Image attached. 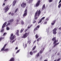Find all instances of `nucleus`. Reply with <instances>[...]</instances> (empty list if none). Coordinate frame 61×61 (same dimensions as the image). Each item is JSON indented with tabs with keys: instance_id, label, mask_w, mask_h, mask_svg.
<instances>
[{
	"instance_id": "1",
	"label": "nucleus",
	"mask_w": 61,
	"mask_h": 61,
	"mask_svg": "<svg viewBox=\"0 0 61 61\" xmlns=\"http://www.w3.org/2000/svg\"><path fill=\"white\" fill-rule=\"evenodd\" d=\"M38 11V10L37 11V12L35 13V19L36 20L37 18V16H39V15H40V13H41V12L40 11V10H39V11Z\"/></svg>"
},
{
	"instance_id": "2",
	"label": "nucleus",
	"mask_w": 61,
	"mask_h": 61,
	"mask_svg": "<svg viewBox=\"0 0 61 61\" xmlns=\"http://www.w3.org/2000/svg\"><path fill=\"white\" fill-rule=\"evenodd\" d=\"M29 33V31H28L27 32L25 33L23 35V36L22 37V38H23L25 39V38L26 37H27V36H28V35Z\"/></svg>"
},
{
	"instance_id": "3",
	"label": "nucleus",
	"mask_w": 61,
	"mask_h": 61,
	"mask_svg": "<svg viewBox=\"0 0 61 61\" xmlns=\"http://www.w3.org/2000/svg\"><path fill=\"white\" fill-rule=\"evenodd\" d=\"M7 24V22H5L3 24L2 27V29L0 31V32H3L4 31V29H3V28H4V27H5V26Z\"/></svg>"
},
{
	"instance_id": "4",
	"label": "nucleus",
	"mask_w": 61,
	"mask_h": 61,
	"mask_svg": "<svg viewBox=\"0 0 61 61\" xmlns=\"http://www.w3.org/2000/svg\"><path fill=\"white\" fill-rule=\"evenodd\" d=\"M24 14L23 15V16L24 18L25 17L26 15H27V8H26V9L24 11Z\"/></svg>"
},
{
	"instance_id": "5",
	"label": "nucleus",
	"mask_w": 61,
	"mask_h": 61,
	"mask_svg": "<svg viewBox=\"0 0 61 61\" xmlns=\"http://www.w3.org/2000/svg\"><path fill=\"white\" fill-rule=\"evenodd\" d=\"M8 7H9V5H7L4 9V10L5 11V13L7 12L8 11V10L9 9V8H8Z\"/></svg>"
},
{
	"instance_id": "6",
	"label": "nucleus",
	"mask_w": 61,
	"mask_h": 61,
	"mask_svg": "<svg viewBox=\"0 0 61 61\" xmlns=\"http://www.w3.org/2000/svg\"><path fill=\"white\" fill-rule=\"evenodd\" d=\"M21 7H22L23 8H25L26 6V5L25 3L23 2L21 4Z\"/></svg>"
},
{
	"instance_id": "7",
	"label": "nucleus",
	"mask_w": 61,
	"mask_h": 61,
	"mask_svg": "<svg viewBox=\"0 0 61 61\" xmlns=\"http://www.w3.org/2000/svg\"><path fill=\"white\" fill-rule=\"evenodd\" d=\"M15 38V35H14L12 37H10V42H11L12 41V40H14V39Z\"/></svg>"
},
{
	"instance_id": "8",
	"label": "nucleus",
	"mask_w": 61,
	"mask_h": 61,
	"mask_svg": "<svg viewBox=\"0 0 61 61\" xmlns=\"http://www.w3.org/2000/svg\"><path fill=\"white\" fill-rule=\"evenodd\" d=\"M17 2V1H16V0H15L13 1L12 3V5L13 6H15V4H16Z\"/></svg>"
},
{
	"instance_id": "9",
	"label": "nucleus",
	"mask_w": 61,
	"mask_h": 61,
	"mask_svg": "<svg viewBox=\"0 0 61 61\" xmlns=\"http://www.w3.org/2000/svg\"><path fill=\"white\" fill-rule=\"evenodd\" d=\"M40 4V1L39 0L38 1V2L36 4V7H37L38 6H39V4Z\"/></svg>"
},
{
	"instance_id": "10",
	"label": "nucleus",
	"mask_w": 61,
	"mask_h": 61,
	"mask_svg": "<svg viewBox=\"0 0 61 61\" xmlns=\"http://www.w3.org/2000/svg\"><path fill=\"white\" fill-rule=\"evenodd\" d=\"M6 46V44H5L4 46L2 48V49L1 50V51H4V50L5 49V48Z\"/></svg>"
},
{
	"instance_id": "11",
	"label": "nucleus",
	"mask_w": 61,
	"mask_h": 61,
	"mask_svg": "<svg viewBox=\"0 0 61 61\" xmlns=\"http://www.w3.org/2000/svg\"><path fill=\"white\" fill-rule=\"evenodd\" d=\"M56 20H54L51 23V24L52 25H55V23L56 22Z\"/></svg>"
},
{
	"instance_id": "12",
	"label": "nucleus",
	"mask_w": 61,
	"mask_h": 61,
	"mask_svg": "<svg viewBox=\"0 0 61 61\" xmlns=\"http://www.w3.org/2000/svg\"><path fill=\"white\" fill-rule=\"evenodd\" d=\"M13 21H14L13 19L10 20L9 21L10 23H11V24H12V23Z\"/></svg>"
},
{
	"instance_id": "13",
	"label": "nucleus",
	"mask_w": 61,
	"mask_h": 61,
	"mask_svg": "<svg viewBox=\"0 0 61 61\" xmlns=\"http://www.w3.org/2000/svg\"><path fill=\"white\" fill-rule=\"evenodd\" d=\"M14 58L13 57L11 58L10 59V60L9 61H14Z\"/></svg>"
},
{
	"instance_id": "14",
	"label": "nucleus",
	"mask_w": 61,
	"mask_h": 61,
	"mask_svg": "<svg viewBox=\"0 0 61 61\" xmlns=\"http://www.w3.org/2000/svg\"><path fill=\"white\" fill-rule=\"evenodd\" d=\"M39 56V53H38L37 54L36 56V57H38Z\"/></svg>"
},
{
	"instance_id": "15",
	"label": "nucleus",
	"mask_w": 61,
	"mask_h": 61,
	"mask_svg": "<svg viewBox=\"0 0 61 61\" xmlns=\"http://www.w3.org/2000/svg\"><path fill=\"white\" fill-rule=\"evenodd\" d=\"M8 51V48L4 50V52L6 53L7 52V51Z\"/></svg>"
},
{
	"instance_id": "16",
	"label": "nucleus",
	"mask_w": 61,
	"mask_h": 61,
	"mask_svg": "<svg viewBox=\"0 0 61 61\" xmlns=\"http://www.w3.org/2000/svg\"><path fill=\"white\" fill-rule=\"evenodd\" d=\"M21 24H22V25H24V21H23V20H21Z\"/></svg>"
},
{
	"instance_id": "17",
	"label": "nucleus",
	"mask_w": 61,
	"mask_h": 61,
	"mask_svg": "<svg viewBox=\"0 0 61 61\" xmlns=\"http://www.w3.org/2000/svg\"><path fill=\"white\" fill-rule=\"evenodd\" d=\"M53 31V34L54 35H56V31Z\"/></svg>"
},
{
	"instance_id": "18",
	"label": "nucleus",
	"mask_w": 61,
	"mask_h": 61,
	"mask_svg": "<svg viewBox=\"0 0 61 61\" xmlns=\"http://www.w3.org/2000/svg\"><path fill=\"white\" fill-rule=\"evenodd\" d=\"M35 37L36 39H37L38 38V36L37 35V34L35 36Z\"/></svg>"
},
{
	"instance_id": "19",
	"label": "nucleus",
	"mask_w": 61,
	"mask_h": 61,
	"mask_svg": "<svg viewBox=\"0 0 61 61\" xmlns=\"http://www.w3.org/2000/svg\"><path fill=\"white\" fill-rule=\"evenodd\" d=\"M36 46H35L32 48L33 50H34L36 49Z\"/></svg>"
},
{
	"instance_id": "20",
	"label": "nucleus",
	"mask_w": 61,
	"mask_h": 61,
	"mask_svg": "<svg viewBox=\"0 0 61 61\" xmlns=\"http://www.w3.org/2000/svg\"><path fill=\"white\" fill-rule=\"evenodd\" d=\"M56 30H57V29L56 28H55L53 30V31H56Z\"/></svg>"
},
{
	"instance_id": "21",
	"label": "nucleus",
	"mask_w": 61,
	"mask_h": 61,
	"mask_svg": "<svg viewBox=\"0 0 61 61\" xmlns=\"http://www.w3.org/2000/svg\"><path fill=\"white\" fill-rule=\"evenodd\" d=\"M19 32V30H17V31L16 32V35H17L18 36H19V34H18Z\"/></svg>"
},
{
	"instance_id": "22",
	"label": "nucleus",
	"mask_w": 61,
	"mask_h": 61,
	"mask_svg": "<svg viewBox=\"0 0 61 61\" xmlns=\"http://www.w3.org/2000/svg\"><path fill=\"white\" fill-rule=\"evenodd\" d=\"M56 37H54V38H53V39H52V41H55L56 40Z\"/></svg>"
},
{
	"instance_id": "23",
	"label": "nucleus",
	"mask_w": 61,
	"mask_h": 61,
	"mask_svg": "<svg viewBox=\"0 0 61 61\" xmlns=\"http://www.w3.org/2000/svg\"><path fill=\"white\" fill-rule=\"evenodd\" d=\"M61 4H60L58 5V8H60V7H61Z\"/></svg>"
},
{
	"instance_id": "24",
	"label": "nucleus",
	"mask_w": 61,
	"mask_h": 61,
	"mask_svg": "<svg viewBox=\"0 0 61 61\" xmlns=\"http://www.w3.org/2000/svg\"><path fill=\"white\" fill-rule=\"evenodd\" d=\"M45 8V5L44 4L43 6L42 9L43 10V9H44V8Z\"/></svg>"
},
{
	"instance_id": "25",
	"label": "nucleus",
	"mask_w": 61,
	"mask_h": 61,
	"mask_svg": "<svg viewBox=\"0 0 61 61\" xmlns=\"http://www.w3.org/2000/svg\"><path fill=\"white\" fill-rule=\"evenodd\" d=\"M54 41L53 44H55L56 43V41H57L56 40H55V41Z\"/></svg>"
},
{
	"instance_id": "26",
	"label": "nucleus",
	"mask_w": 61,
	"mask_h": 61,
	"mask_svg": "<svg viewBox=\"0 0 61 61\" xmlns=\"http://www.w3.org/2000/svg\"><path fill=\"white\" fill-rule=\"evenodd\" d=\"M24 29H22L20 31V32L22 33L23 31H24Z\"/></svg>"
},
{
	"instance_id": "27",
	"label": "nucleus",
	"mask_w": 61,
	"mask_h": 61,
	"mask_svg": "<svg viewBox=\"0 0 61 61\" xmlns=\"http://www.w3.org/2000/svg\"><path fill=\"white\" fill-rule=\"evenodd\" d=\"M30 55H33V53L32 52L30 51Z\"/></svg>"
},
{
	"instance_id": "28",
	"label": "nucleus",
	"mask_w": 61,
	"mask_h": 61,
	"mask_svg": "<svg viewBox=\"0 0 61 61\" xmlns=\"http://www.w3.org/2000/svg\"><path fill=\"white\" fill-rule=\"evenodd\" d=\"M17 11H18V9L17 8L16 9V10H15V13H16L17 12Z\"/></svg>"
},
{
	"instance_id": "29",
	"label": "nucleus",
	"mask_w": 61,
	"mask_h": 61,
	"mask_svg": "<svg viewBox=\"0 0 61 61\" xmlns=\"http://www.w3.org/2000/svg\"><path fill=\"white\" fill-rule=\"evenodd\" d=\"M43 50H41L40 52V53L41 54V53H42V52H43Z\"/></svg>"
},
{
	"instance_id": "30",
	"label": "nucleus",
	"mask_w": 61,
	"mask_h": 61,
	"mask_svg": "<svg viewBox=\"0 0 61 61\" xmlns=\"http://www.w3.org/2000/svg\"><path fill=\"white\" fill-rule=\"evenodd\" d=\"M6 29L7 30H9V29H10L9 28V27H7L6 28Z\"/></svg>"
},
{
	"instance_id": "31",
	"label": "nucleus",
	"mask_w": 61,
	"mask_h": 61,
	"mask_svg": "<svg viewBox=\"0 0 61 61\" xmlns=\"http://www.w3.org/2000/svg\"><path fill=\"white\" fill-rule=\"evenodd\" d=\"M37 30V28H36L34 30V31H36V30Z\"/></svg>"
},
{
	"instance_id": "32",
	"label": "nucleus",
	"mask_w": 61,
	"mask_h": 61,
	"mask_svg": "<svg viewBox=\"0 0 61 61\" xmlns=\"http://www.w3.org/2000/svg\"><path fill=\"white\" fill-rule=\"evenodd\" d=\"M6 35V32L4 33L3 35V36H5V35Z\"/></svg>"
},
{
	"instance_id": "33",
	"label": "nucleus",
	"mask_w": 61,
	"mask_h": 61,
	"mask_svg": "<svg viewBox=\"0 0 61 61\" xmlns=\"http://www.w3.org/2000/svg\"><path fill=\"white\" fill-rule=\"evenodd\" d=\"M49 3H51V2H52L53 1V0H49Z\"/></svg>"
},
{
	"instance_id": "34",
	"label": "nucleus",
	"mask_w": 61,
	"mask_h": 61,
	"mask_svg": "<svg viewBox=\"0 0 61 61\" xmlns=\"http://www.w3.org/2000/svg\"><path fill=\"white\" fill-rule=\"evenodd\" d=\"M20 49L18 50L16 52V53H19V51H20Z\"/></svg>"
},
{
	"instance_id": "35",
	"label": "nucleus",
	"mask_w": 61,
	"mask_h": 61,
	"mask_svg": "<svg viewBox=\"0 0 61 61\" xmlns=\"http://www.w3.org/2000/svg\"><path fill=\"white\" fill-rule=\"evenodd\" d=\"M56 46H57V44H56V43L54 45L53 47H56Z\"/></svg>"
},
{
	"instance_id": "36",
	"label": "nucleus",
	"mask_w": 61,
	"mask_h": 61,
	"mask_svg": "<svg viewBox=\"0 0 61 61\" xmlns=\"http://www.w3.org/2000/svg\"><path fill=\"white\" fill-rule=\"evenodd\" d=\"M15 41V39L14 40H13L12 41V43H14V42Z\"/></svg>"
},
{
	"instance_id": "37",
	"label": "nucleus",
	"mask_w": 61,
	"mask_h": 61,
	"mask_svg": "<svg viewBox=\"0 0 61 61\" xmlns=\"http://www.w3.org/2000/svg\"><path fill=\"white\" fill-rule=\"evenodd\" d=\"M61 60V58H59L58 60H57V61H59Z\"/></svg>"
},
{
	"instance_id": "38",
	"label": "nucleus",
	"mask_w": 61,
	"mask_h": 61,
	"mask_svg": "<svg viewBox=\"0 0 61 61\" xmlns=\"http://www.w3.org/2000/svg\"><path fill=\"white\" fill-rule=\"evenodd\" d=\"M14 35V34L13 33H11V34L10 37H12V36Z\"/></svg>"
},
{
	"instance_id": "39",
	"label": "nucleus",
	"mask_w": 61,
	"mask_h": 61,
	"mask_svg": "<svg viewBox=\"0 0 61 61\" xmlns=\"http://www.w3.org/2000/svg\"><path fill=\"white\" fill-rule=\"evenodd\" d=\"M45 18V17H42L41 19L42 20H44Z\"/></svg>"
},
{
	"instance_id": "40",
	"label": "nucleus",
	"mask_w": 61,
	"mask_h": 61,
	"mask_svg": "<svg viewBox=\"0 0 61 61\" xmlns=\"http://www.w3.org/2000/svg\"><path fill=\"white\" fill-rule=\"evenodd\" d=\"M3 39V37L0 38V41H1V40Z\"/></svg>"
},
{
	"instance_id": "41",
	"label": "nucleus",
	"mask_w": 61,
	"mask_h": 61,
	"mask_svg": "<svg viewBox=\"0 0 61 61\" xmlns=\"http://www.w3.org/2000/svg\"><path fill=\"white\" fill-rule=\"evenodd\" d=\"M42 19H41L39 21L40 23H41V22H42Z\"/></svg>"
},
{
	"instance_id": "42",
	"label": "nucleus",
	"mask_w": 61,
	"mask_h": 61,
	"mask_svg": "<svg viewBox=\"0 0 61 61\" xmlns=\"http://www.w3.org/2000/svg\"><path fill=\"white\" fill-rule=\"evenodd\" d=\"M36 52V51H33V53H35Z\"/></svg>"
},
{
	"instance_id": "43",
	"label": "nucleus",
	"mask_w": 61,
	"mask_h": 61,
	"mask_svg": "<svg viewBox=\"0 0 61 61\" xmlns=\"http://www.w3.org/2000/svg\"><path fill=\"white\" fill-rule=\"evenodd\" d=\"M40 27V26H39V25H38L37 26V28H39Z\"/></svg>"
},
{
	"instance_id": "44",
	"label": "nucleus",
	"mask_w": 61,
	"mask_h": 61,
	"mask_svg": "<svg viewBox=\"0 0 61 61\" xmlns=\"http://www.w3.org/2000/svg\"><path fill=\"white\" fill-rule=\"evenodd\" d=\"M14 13H12L11 14V15L13 16L14 15Z\"/></svg>"
},
{
	"instance_id": "45",
	"label": "nucleus",
	"mask_w": 61,
	"mask_h": 61,
	"mask_svg": "<svg viewBox=\"0 0 61 61\" xmlns=\"http://www.w3.org/2000/svg\"><path fill=\"white\" fill-rule=\"evenodd\" d=\"M27 30H28V29H26L25 30V32H26L27 31Z\"/></svg>"
},
{
	"instance_id": "46",
	"label": "nucleus",
	"mask_w": 61,
	"mask_h": 61,
	"mask_svg": "<svg viewBox=\"0 0 61 61\" xmlns=\"http://www.w3.org/2000/svg\"><path fill=\"white\" fill-rule=\"evenodd\" d=\"M45 49V48H42L41 50H43V51H44V50Z\"/></svg>"
},
{
	"instance_id": "47",
	"label": "nucleus",
	"mask_w": 61,
	"mask_h": 61,
	"mask_svg": "<svg viewBox=\"0 0 61 61\" xmlns=\"http://www.w3.org/2000/svg\"><path fill=\"white\" fill-rule=\"evenodd\" d=\"M10 24H11V23H8L7 25H10Z\"/></svg>"
},
{
	"instance_id": "48",
	"label": "nucleus",
	"mask_w": 61,
	"mask_h": 61,
	"mask_svg": "<svg viewBox=\"0 0 61 61\" xmlns=\"http://www.w3.org/2000/svg\"><path fill=\"white\" fill-rule=\"evenodd\" d=\"M48 20H49V19H48V18H47L46 19V21H48Z\"/></svg>"
},
{
	"instance_id": "49",
	"label": "nucleus",
	"mask_w": 61,
	"mask_h": 61,
	"mask_svg": "<svg viewBox=\"0 0 61 61\" xmlns=\"http://www.w3.org/2000/svg\"><path fill=\"white\" fill-rule=\"evenodd\" d=\"M47 60H48V59L47 58L46 60H45L44 61H47Z\"/></svg>"
},
{
	"instance_id": "50",
	"label": "nucleus",
	"mask_w": 61,
	"mask_h": 61,
	"mask_svg": "<svg viewBox=\"0 0 61 61\" xmlns=\"http://www.w3.org/2000/svg\"><path fill=\"white\" fill-rule=\"evenodd\" d=\"M36 21H34L33 22V23H34V24H35V23H36Z\"/></svg>"
},
{
	"instance_id": "51",
	"label": "nucleus",
	"mask_w": 61,
	"mask_h": 61,
	"mask_svg": "<svg viewBox=\"0 0 61 61\" xmlns=\"http://www.w3.org/2000/svg\"><path fill=\"white\" fill-rule=\"evenodd\" d=\"M38 39L40 41L41 40V38H39Z\"/></svg>"
},
{
	"instance_id": "52",
	"label": "nucleus",
	"mask_w": 61,
	"mask_h": 61,
	"mask_svg": "<svg viewBox=\"0 0 61 61\" xmlns=\"http://www.w3.org/2000/svg\"><path fill=\"white\" fill-rule=\"evenodd\" d=\"M36 40L35 41L33 42V44H35V43L36 42Z\"/></svg>"
},
{
	"instance_id": "53",
	"label": "nucleus",
	"mask_w": 61,
	"mask_h": 61,
	"mask_svg": "<svg viewBox=\"0 0 61 61\" xmlns=\"http://www.w3.org/2000/svg\"><path fill=\"white\" fill-rule=\"evenodd\" d=\"M47 24V22L46 21V22H45L44 23V24Z\"/></svg>"
},
{
	"instance_id": "54",
	"label": "nucleus",
	"mask_w": 61,
	"mask_h": 61,
	"mask_svg": "<svg viewBox=\"0 0 61 61\" xmlns=\"http://www.w3.org/2000/svg\"><path fill=\"white\" fill-rule=\"evenodd\" d=\"M18 22L16 23V25H18Z\"/></svg>"
},
{
	"instance_id": "55",
	"label": "nucleus",
	"mask_w": 61,
	"mask_h": 61,
	"mask_svg": "<svg viewBox=\"0 0 61 61\" xmlns=\"http://www.w3.org/2000/svg\"><path fill=\"white\" fill-rule=\"evenodd\" d=\"M27 46V45L26 44H25V47H26Z\"/></svg>"
},
{
	"instance_id": "56",
	"label": "nucleus",
	"mask_w": 61,
	"mask_h": 61,
	"mask_svg": "<svg viewBox=\"0 0 61 61\" xmlns=\"http://www.w3.org/2000/svg\"><path fill=\"white\" fill-rule=\"evenodd\" d=\"M61 0H60V1H59V4H60V3H61Z\"/></svg>"
},
{
	"instance_id": "57",
	"label": "nucleus",
	"mask_w": 61,
	"mask_h": 61,
	"mask_svg": "<svg viewBox=\"0 0 61 61\" xmlns=\"http://www.w3.org/2000/svg\"><path fill=\"white\" fill-rule=\"evenodd\" d=\"M30 41H27V43H28H28H29Z\"/></svg>"
},
{
	"instance_id": "58",
	"label": "nucleus",
	"mask_w": 61,
	"mask_h": 61,
	"mask_svg": "<svg viewBox=\"0 0 61 61\" xmlns=\"http://www.w3.org/2000/svg\"><path fill=\"white\" fill-rule=\"evenodd\" d=\"M18 21H19V20H16V22H18Z\"/></svg>"
},
{
	"instance_id": "59",
	"label": "nucleus",
	"mask_w": 61,
	"mask_h": 61,
	"mask_svg": "<svg viewBox=\"0 0 61 61\" xmlns=\"http://www.w3.org/2000/svg\"><path fill=\"white\" fill-rule=\"evenodd\" d=\"M40 41L38 39H37V41H38V42H39Z\"/></svg>"
},
{
	"instance_id": "60",
	"label": "nucleus",
	"mask_w": 61,
	"mask_h": 61,
	"mask_svg": "<svg viewBox=\"0 0 61 61\" xmlns=\"http://www.w3.org/2000/svg\"><path fill=\"white\" fill-rule=\"evenodd\" d=\"M32 25H30V27H32Z\"/></svg>"
},
{
	"instance_id": "61",
	"label": "nucleus",
	"mask_w": 61,
	"mask_h": 61,
	"mask_svg": "<svg viewBox=\"0 0 61 61\" xmlns=\"http://www.w3.org/2000/svg\"><path fill=\"white\" fill-rule=\"evenodd\" d=\"M42 59V56H41L40 58V59Z\"/></svg>"
},
{
	"instance_id": "62",
	"label": "nucleus",
	"mask_w": 61,
	"mask_h": 61,
	"mask_svg": "<svg viewBox=\"0 0 61 61\" xmlns=\"http://www.w3.org/2000/svg\"><path fill=\"white\" fill-rule=\"evenodd\" d=\"M59 43L58 42V43H56V44L57 45H58V44H59Z\"/></svg>"
},
{
	"instance_id": "63",
	"label": "nucleus",
	"mask_w": 61,
	"mask_h": 61,
	"mask_svg": "<svg viewBox=\"0 0 61 61\" xmlns=\"http://www.w3.org/2000/svg\"><path fill=\"white\" fill-rule=\"evenodd\" d=\"M15 49H16V50L17 49H18V48L17 47H16L15 48Z\"/></svg>"
},
{
	"instance_id": "64",
	"label": "nucleus",
	"mask_w": 61,
	"mask_h": 61,
	"mask_svg": "<svg viewBox=\"0 0 61 61\" xmlns=\"http://www.w3.org/2000/svg\"><path fill=\"white\" fill-rule=\"evenodd\" d=\"M11 12H10L9 13V15H10L11 14Z\"/></svg>"
}]
</instances>
